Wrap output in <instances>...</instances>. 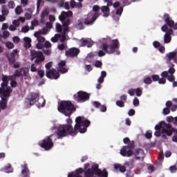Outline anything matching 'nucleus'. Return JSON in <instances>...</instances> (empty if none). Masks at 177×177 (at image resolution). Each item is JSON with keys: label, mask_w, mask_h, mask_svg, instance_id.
<instances>
[{"label": "nucleus", "mask_w": 177, "mask_h": 177, "mask_svg": "<svg viewBox=\"0 0 177 177\" xmlns=\"http://www.w3.org/2000/svg\"><path fill=\"white\" fill-rule=\"evenodd\" d=\"M75 125L74 128L71 124H60L57 129V139H63L66 136H75L78 132L85 133L88 127L91 125V121L88 120H82V117L78 116L75 119Z\"/></svg>", "instance_id": "obj_1"}, {"label": "nucleus", "mask_w": 177, "mask_h": 177, "mask_svg": "<svg viewBox=\"0 0 177 177\" xmlns=\"http://www.w3.org/2000/svg\"><path fill=\"white\" fill-rule=\"evenodd\" d=\"M71 17H73V12L68 10V12L62 11L59 16V19L62 23L63 32L61 35L60 42L63 43L66 41V32H68V26L71 24Z\"/></svg>", "instance_id": "obj_2"}, {"label": "nucleus", "mask_w": 177, "mask_h": 177, "mask_svg": "<svg viewBox=\"0 0 177 177\" xmlns=\"http://www.w3.org/2000/svg\"><path fill=\"white\" fill-rule=\"evenodd\" d=\"M77 109L70 101H62L58 106V111L64 114L66 117H70Z\"/></svg>", "instance_id": "obj_3"}, {"label": "nucleus", "mask_w": 177, "mask_h": 177, "mask_svg": "<svg viewBox=\"0 0 177 177\" xmlns=\"http://www.w3.org/2000/svg\"><path fill=\"white\" fill-rule=\"evenodd\" d=\"M102 50L108 53V55H111L116 52L117 55H120L121 53L118 49H120V41L118 39L111 40V44L107 43H104L102 44Z\"/></svg>", "instance_id": "obj_4"}, {"label": "nucleus", "mask_w": 177, "mask_h": 177, "mask_svg": "<svg viewBox=\"0 0 177 177\" xmlns=\"http://www.w3.org/2000/svg\"><path fill=\"white\" fill-rule=\"evenodd\" d=\"M1 84L0 88V96L3 97H9L10 96V93L12 92V88L8 86L9 85V77L6 75H2L1 76Z\"/></svg>", "instance_id": "obj_5"}, {"label": "nucleus", "mask_w": 177, "mask_h": 177, "mask_svg": "<svg viewBox=\"0 0 177 177\" xmlns=\"http://www.w3.org/2000/svg\"><path fill=\"white\" fill-rule=\"evenodd\" d=\"M99 17V13L95 12L93 14L92 17H88L86 19H81L77 21V23L75 25L76 28L77 30H84V24L85 26H92L93 23H95L96 19Z\"/></svg>", "instance_id": "obj_6"}, {"label": "nucleus", "mask_w": 177, "mask_h": 177, "mask_svg": "<svg viewBox=\"0 0 177 177\" xmlns=\"http://www.w3.org/2000/svg\"><path fill=\"white\" fill-rule=\"evenodd\" d=\"M133 149H135V142L130 141L127 143V146H123L120 150V154L122 157H132Z\"/></svg>", "instance_id": "obj_7"}, {"label": "nucleus", "mask_w": 177, "mask_h": 177, "mask_svg": "<svg viewBox=\"0 0 177 177\" xmlns=\"http://www.w3.org/2000/svg\"><path fill=\"white\" fill-rule=\"evenodd\" d=\"M89 97H91V94L82 91L77 92L73 95L74 100L77 102V103H84L88 101Z\"/></svg>", "instance_id": "obj_8"}, {"label": "nucleus", "mask_w": 177, "mask_h": 177, "mask_svg": "<svg viewBox=\"0 0 177 177\" xmlns=\"http://www.w3.org/2000/svg\"><path fill=\"white\" fill-rule=\"evenodd\" d=\"M162 19L166 24L163 25L161 27V30L163 32L168 31V27L169 28H172L175 24V21L172 20V18H171V16L168 13H165L163 15Z\"/></svg>", "instance_id": "obj_9"}, {"label": "nucleus", "mask_w": 177, "mask_h": 177, "mask_svg": "<svg viewBox=\"0 0 177 177\" xmlns=\"http://www.w3.org/2000/svg\"><path fill=\"white\" fill-rule=\"evenodd\" d=\"M175 64H171V67L169 68V70L165 71L161 73V77H163V78H167L169 82H174L175 81V76L174 74H175Z\"/></svg>", "instance_id": "obj_10"}, {"label": "nucleus", "mask_w": 177, "mask_h": 177, "mask_svg": "<svg viewBox=\"0 0 177 177\" xmlns=\"http://www.w3.org/2000/svg\"><path fill=\"white\" fill-rule=\"evenodd\" d=\"M51 136H49L47 138L44 139L39 142V145L41 149H44V150L48 151L50 150V149L53 147V142H52Z\"/></svg>", "instance_id": "obj_11"}, {"label": "nucleus", "mask_w": 177, "mask_h": 177, "mask_svg": "<svg viewBox=\"0 0 177 177\" xmlns=\"http://www.w3.org/2000/svg\"><path fill=\"white\" fill-rule=\"evenodd\" d=\"M30 106H34L39 100V93H30L26 98Z\"/></svg>", "instance_id": "obj_12"}, {"label": "nucleus", "mask_w": 177, "mask_h": 177, "mask_svg": "<svg viewBox=\"0 0 177 177\" xmlns=\"http://www.w3.org/2000/svg\"><path fill=\"white\" fill-rule=\"evenodd\" d=\"M80 50L78 48L73 47L69 48L65 52V56L66 57H77L78 55H80Z\"/></svg>", "instance_id": "obj_13"}, {"label": "nucleus", "mask_w": 177, "mask_h": 177, "mask_svg": "<svg viewBox=\"0 0 177 177\" xmlns=\"http://www.w3.org/2000/svg\"><path fill=\"white\" fill-rule=\"evenodd\" d=\"M132 156H135V160L143 161L145 157V151L142 149H136L134 151H133Z\"/></svg>", "instance_id": "obj_14"}, {"label": "nucleus", "mask_w": 177, "mask_h": 177, "mask_svg": "<svg viewBox=\"0 0 177 177\" xmlns=\"http://www.w3.org/2000/svg\"><path fill=\"white\" fill-rule=\"evenodd\" d=\"M47 78L50 80H57L60 77V74L56 69H51L46 72V73Z\"/></svg>", "instance_id": "obj_15"}, {"label": "nucleus", "mask_w": 177, "mask_h": 177, "mask_svg": "<svg viewBox=\"0 0 177 177\" xmlns=\"http://www.w3.org/2000/svg\"><path fill=\"white\" fill-rule=\"evenodd\" d=\"M1 14L0 15V22L2 23L6 20V16L9 15V8H8V6L3 5L1 6Z\"/></svg>", "instance_id": "obj_16"}, {"label": "nucleus", "mask_w": 177, "mask_h": 177, "mask_svg": "<svg viewBox=\"0 0 177 177\" xmlns=\"http://www.w3.org/2000/svg\"><path fill=\"white\" fill-rule=\"evenodd\" d=\"M80 46H86L87 48H92L93 46V41L91 39H81L80 40Z\"/></svg>", "instance_id": "obj_17"}, {"label": "nucleus", "mask_w": 177, "mask_h": 177, "mask_svg": "<svg viewBox=\"0 0 177 177\" xmlns=\"http://www.w3.org/2000/svg\"><path fill=\"white\" fill-rule=\"evenodd\" d=\"M64 66H66V62L65 61H61L58 64V71L59 73H62V74H64V73H67V71H68L67 68H66Z\"/></svg>", "instance_id": "obj_18"}, {"label": "nucleus", "mask_w": 177, "mask_h": 177, "mask_svg": "<svg viewBox=\"0 0 177 177\" xmlns=\"http://www.w3.org/2000/svg\"><path fill=\"white\" fill-rule=\"evenodd\" d=\"M21 171V177H30V169H28V165L27 164H24L22 166Z\"/></svg>", "instance_id": "obj_19"}, {"label": "nucleus", "mask_w": 177, "mask_h": 177, "mask_svg": "<svg viewBox=\"0 0 177 177\" xmlns=\"http://www.w3.org/2000/svg\"><path fill=\"white\" fill-rule=\"evenodd\" d=\"M100 9L103 14V17H109V16H110V8H109V6H101Z\"/></svg>", "instance_id": "obj_20"}, {"label": "nucleus", "mask_w": 177, "mask_h": 177, "mask_svg": "<svg viewBox=\"0 0 177 177\" xmlns=\"http://www.w3.org/2000/svg\"><path fill=\"white\" fill-rule=\"evenodd\" d=\"M37 39L38 43L36 44L37 49H44V44H45V37L41 36Z\"/></svg>", "instance_id": "obj_21"}, {"label": "nucleus", "mask_w": 177, "mask_h": 177, "mask_svg": "<svg viewBox=\"0 0 177 177\" xmlns=\"http://www.w3.org/2000/svg\"><path fill=\"white\" fill-rule=\"evenodd\" d=\"M84 174V169L79 168L75 172H72L68 174V177H82L81 174Z\"/></svg>", "instance_id": "obj_22"}, {"label": "nucleus", "mask_w": 177, "mask_h": 177, "mask_svg": "<svg viewBox=\"0 0 177 177\" xmlns=\"http://www.w3.org/2000/svg\"><path fill=\"white\" fill-rule=\"evenodd\" d=\"M0 96L1 97V100L0 101V109L1 110H5V109L8 107V100L6 97H2L1 95Z\"/></svg>", "instance_id": "obj_23"}, {"label": "nucleus", "mask_w": 177, "mask_h": 177, "mask_svg": "<svg viewBox=\"0 0 177 177\" xmlns=\"http://www.w3.org/2000/svg\"><path fill=\"white\" fill-rule=\"evenodd\" d=\"M169 62H171V60H174L177 57V50H175L173 52H170L166 55Z\"/></svg>", "instance_id": "obj_24"}, {"label": "nucleus", "mask_w": 177, "mask_h": 177, "mask_svg": "<svg viewBox=\"0 0 177 177\" xmlns=\"http://www.w3.org/2000/svg\"><path fill=\"white\" fill-rule=\"evenodd\" d=\"M21 71H23L24 77H26L25 80H31V76H30V70L28 68H21Z\"/></svg>", "instance_id": "obj_25"}, {"label": "nucleus", "mask_w": 177, "mask_h": 177, "mask_svg": "<svg viewBox=\"0 0 177 177\" xmlns=\"http://www.w3.org/2000/svg\"><path fill=\"white\" fill-rule=\"evenodd\" d=\"M24 46L26 48V49H30V47L31 46V39L28 37H26L24 38Z\"/></svg>", "instance_id": "obj_26"}, {"label": "nucleus", "mask_w": 177, "mask_h": 177, "mask_svg": "<svg viewBox=\"0 0 177 177\" xmlns=\"http://www.w3.org/2000/svg\"><path fill=\"white\" fill-rule=\"evenodd\" d=\"M114 169L116 170L119 169L120 172H122V174H124V172H126L127 171V167L121 165L120 164H115Z\"/></svg>", "instance_id": "obj_27"}, {"label": "nucleus", "mask_w": 177, "mask_h": 177, "mask_svg": "<svg viewBox=\"0 0 177 177\" xmlns=\"http://www.w3.org/2000/svg\"><path fill=\"white\" fill-rule=\"evenodd\" d=\"M43 53L41 51H37L35 50H33L31 51V56H32V60H34V59H36L37 57H39V56H41Z\"/></svg>", "instance_id": "obj_28"}, {"label": "nucleus", "mask_w": 177, "mask_h": 177, "mask_svg": "<svg viewBox=\"0 0 177 177\" xmlns=\"http://www.w3.org/2000/svg\"><path fill=\"white\" fill-rule=\"evenodd\" d=\"M167 123H165V121H162L160 122L159 124H156L155 126V129L156 131H160V129H161V128H162V125H165V128H163L162 129H167Z\"/></svg>", "instance_id": "obj_29"}, {"label": "nucleus", "mask_w": 177, "mask_h": 177, "mask_svg": "<svg viewBox=\"0 0 177 177\" xmlns=\"http://www.w3.org/2000/svg\"><path fill=\"white\" fill-rule=\"evenodd\" d=\"M45 61V56H44V54H41V55L39 56L35 60V64H39V63H42V62Z\"/></svg>", "instance_id": "obj_30"}, {"label": "nucleus", "mask_w": 177, "mask_h": 177, "mask_svg": "<svg viewBox=\"0 0 177 177\" xmlns=\"http://www.w3.org/2000/svg\"><path fill=\"white\" fill-rule=\"evenodd\" d=\"M60 38H62V35L55 34V36L51 38V41H52V42L55 44V42H57L59 41V39H60Z\"/></svg>", "instance_id": "obj_31"}, {"label": "nucleus", "mask_w": 177, "mask_h": 177, "mask_svg": "<svg viewBox=\"0 0 177 177\" xmlns=\"http://www.w3.org/2000/svg\"><path fill=\"white\" fill-rule=\"evenodd\" d=\"M48 15H49V12H48V11L46 10L42 11L41 15V23H44V20L45 17H46V16H48Z\"/></svg>", "instance_id": "obj_32"}, {"label": "nucleus", "mask_w": 177, "mask_h": 177, "mask_svg": "<svg viewBox=\"0 0 177 177\" xmlns=\"http://www.w3.org/2000/svg\"><path fill=\"white\" fill-rule=\"evenodd\" d=\"M7 8H8V9H15V8H16V4L15 3V1H8Z\"/></svg>", "instance_id": "obj_33"}, {"label": "nucleus", "mask_w": 177, "mask_h": 177, "mask_svg": "<svg viewBox=\"0 0 177 177\" xmlns=\"http://www.w3.org/2000/svg\"><path fill=\"white\" fill-rule=\"evenodd\" d=\"M172 39V37L171 36H169L168 35H165L164 36V42L165 44H169Z\"/></svg>", "instance_id": "obj_34"}, {"label": "nucleus", "mask_w": 177, "mask_h": 177, "mask_svg": "<svg viewBox=\"0 0 177 177\" xmlns=\"http://www.w3.org/2000/svg\"><path fill=\"white\" fill-rule=\"evenodd\" d=\"M46 103V101L45 100V98H40L38 106L39 107H45Z\"/></svg>", "instance_id": "obj_35"}, {"label": "nucleus", "mask_w": 177, "mask_h": 177, "mask_svg": "<svg viewBox=\"0 0 177 177\" xmlns=\"http://www.w3.org/2000/svg\"><path fill=\"white\" fill-rule=\"evenodd\" d=\"M16 15H21L23 13V8L20 6H17L15 8Z\"/></svg>", "instance_id": "obj_36"}, {"label": "nucleus", "mask_w": 177, "mask_h": 177, "mask_svg": "<svg viewBox=\"0 0 177 177\" xmlns=\"http://www.w3.org/2000/svg\"><path fill=\"white\" fill-rule=\"evenodd\" d=\"M8 61L10 62V64H15L16 63V57H12L10 55L8 57Z\"/></svg>", "instance_id": "obj_37"}, {"label": "nucleus", "mask_w": 177, "mask_h": 177, "mask_svg": "<svg viewBox=\"0 0 177 177\" xmlns=\"http://www.w3.org/2000/svg\"><path fill=\"white\" fill-rule=\"evenodd\" d=\"M143 82H144V84L150 85V84H151V82H153V80H151V77H147L143 80Z\"/></svg>", "instance_id": "obj_38"}, {"label": "nucleus", "mask_w": 177, "mask_h": 177, "mask_svg": "<svg viewBox=\"0 0 177 177\" xmlns=\"http://www.w3.org/2000/svg\"><path fill=\"white\" fill-rule=\"evenodd\" d=\"M142 92H143V90L140 88H138L135 89V93L136 96H138V97L142 96Z\"/></svg>", "instance_id": "obj_39"}, {"label": "nucleus", "mask_w": 177, "mask_h": 177, "mask_svg": "<svg viewBox=\"0 0 177 177\" xmlns=\"http://www.w3.org/2000/svg\"><path fill=\"white\" fill-rule=\"evenodd\" d=\"M115 104L118 107H125V102L121 100L116 101Z\"/></svg>", "instance_id": "obj_40"}, {"label": "nucleus", "mask_w": 177, "mask_h": 177, "mask_svg": "<svg viewBox=\"0 0 177 177\" xmlns=\"http://www.w3.org/2000/svg\"><path fill=\"white\" fill-rule=\"evenodd\" d=\"M56 31L57 32H62L63 31V27L60 24H56Z\"/></svg>", "instance_id": "obj_41"}, {"label": "nucleus", "mask_w": 177, "mask_h": 177, "mask_svg": "<svg viewBox=\"0 0 177 177\" xmlns=\"http://www.w3.org/2000/svg\"><path fill=\"white\" fill-rule=\"evenodd\" d=\"M165 78L167 77H162V78L159 77V80H158V84L164 85L167 82V80Z\"/></svg>", "instance_id": "obj_42"}, {"label": "nucleus", "mask_w": 177, "mask_h": 177, "mask_svg": "<svg viewBox=\"0 0 177 177\" xmlns=\"http://www.w3.org/2000/svg\"><path fill=\"white\" fill-rule=\"evenodd\" d=\"M94 66H95V67H97V68H100V67H102V66H103V64L102 63L101 61L97 60V61H95Z\"/></svg>", "instance_id": "obj_43"}, {"label": "nucleus", "mask_w": 177, "mask_h": 177, "mask_svg": "<svg viewBox=\"0 0 177 177\" xmlns=\"http://www.w3.org/2000/svg\"><path fill=\"white\" fill-rule=\"evenodd\" d=\"M14 77H21V69L16 70L13 73Z\"/></svg>", "instance_id": "obj_44"}, {"label": "nucleus", "mask_w": 177, "mask_h": 177, "mask_svg": "<svg viewBox=\"0 0 177 177\" xmlns=\"http://www.w3.org/2000/svg\"><path fill=\"white\" fill-rule=\"evenodd\" d=\"M145 138L147 139H151V138H153V134L151 133V131H148L146 132Z\"/></svg>", "instance_id": "obj_45"}, {"label": "nucleus", "mask_w": 177, "mask_h": 177, "mask_svg": "<svg viewBox=\"0 0 177 177\" xmlns=\"http://www.w3.org/2000/svg\"><path fill=\"white\" fill-rule=\"evenodd\" d=\"M57 48L59 50H64V49L67 48V44H59Z\"/></svg>", "instance_id": "obj_46"}, {"label": "nucleus", "mask_w": 177, "mask_h": 177, "mask_svg": "<svg viewBox=\"0 0 177 177\" xmlns=\"http://www.w3.org/2000/svg\"><path fill=\"white\" fill-rule=\"evenodd\" d=\"M171 112L169 108H164L162 110V113L164 114V115H168V114H169V113Z\"/></svg>", "instance_id": "obj_47"}, {"label": "nucleus", "mask_w": 177, "mask_h": 177, "mask_svg": "<svg viewBox=\"0 0 177 177\" xmlns=\"http://www.w3.org/2000/svg\"><path fill=\"white\" fill-rule=\"evenodd\" d=\"M93 105L96 109H100V106H102V104L97 101H94V102H93Z\"/></svg>", "instance_id": "obj_48"}, {"label": "nucleus", "mask_w": 177, "mask_h": 177, "mask_svg": "<svg viewBox=\"0 0 177 177\" xmlns=\"http://www.w3.org/2000/svg\"><path fill=\"white\" fill-rule=\"evenodd\" d=\"M6 48L8 49H13L15 48V44L10 41H8L6 43Z\"/></svg>", "instance_id": "obj_49"}, {"label": "nucleus", "mask_w": 177, "mask_h": 177, "mask_svg": "<svg viewBox=\"0 0 177 177\" xmlns=\"http://www.w3.org/2000/svg\"><path fill=\"white\" fill-rule=\"evenodd\" d=\"M160 78V76L158 75H153L151 76V80L153 81V82H157Z\"/></svg>", "instance_id": "obj_50"}, {"label": "nucleus", "mask_w": 177, "mask_h": 177, "mask_svg": "<svg viewBox=\"0 0 177 177\" xmlns=\"http://www.w3.org/2000/svg\"><path fill=\"white\" fill-rule=\"evenodd\" d=\"M30 71H32V73H37V71H38L37 66H35V64H32L30 66Z\"/></svg>", "instance_id": "obj_51"}, {"label": "nucleus", "mask_w": 177, "mask_h": 177, "mask_svg": "<svg viewBox=\"0 0 177 177\" xmlns=\"http://www.w3.org/2000/svg\"><path fill=\"white\" fill-rule=\"evenodd\" d=\"M37 74L40 77V78H44V77L45 76V72L42 70H38Z\"/></svg>", "instance_id": "obj_52"}, {"label": "nucleus", "mask_w": 177, "mask_h": 177, "mask_svg": "<svg viewBox=\"0 0 177 177\" xmlns=\"http://www.w3.org/2000/svg\"><path fill=\"white\" fill-rule=\"evenodd\" d=\"M133 104L135 107H138L139 106V99L138 97H135L133 100Z\"/></svg>", "instance_id": "obj_53"}, {"label": "nucleus", "mask_w": 177, "mask_h": 177, "mask_svg": "<svg viewBox=\"0 0 177 177\" xmlns=\"http://www.w3.org/2000/svg\"><path fill=\"white\" fill-rule=\"evenodd\" d=\"M44 48H46V49H48V48H52V44L46 41L44 43Z\"/></svg>", "instance_id": "obj_54"}, {"label": "nucleus", "mask_w": 177, "mask_h": 177, "mask_svg": "<svg viewBox=\"0 0 177 177\" xmlns=\"http://www.w3.org/2000/svg\"><path fill=\"white\" fill-rule=\"evenodd\" d=\"M121 2L123 4V6H128L131 5V1L129 0H121Z\"/></svg>", "instance_id": "obj_55"}, {"label": "nucleus", "mask_w": 177, "mask_h": 177, "mask_svg": "<svg viewBox=\"0 0 177 177\" xmlns=\"http://www.w3.org/2000/svg\"><path fill=\"white\" fill-rule=\"evenodd\" d=\"M122 12H124V8L122 7H120V8L116 10V15L121 16V15H122Z\"/></svg>", "instance_id": "obj_56"}, {"label": "nucleus", "mask_w": 177, "mask_h": 177, "mask_svg": "<svg viewBox=\"0 0 177 177\" xmlns=\"http://www.w3.org/2000/svg\"><path fill=\"white\" fill-rule=\"evenodd\" d=\"M28 31H30V27L28 26H23L21 28V32H27Z\"/></svg>", "instance_id": "obj_57"}, {"label": "nucleus", "mask_w": 177, "mask_h": 177, "mask_svg": "<svg viewBox=\"0 0 177 177\" xmlns=\"http://www.w3.org/2000/svg\"><path fill=\"white\" fill-rule=\"evenodd\" d=\"M43 53L46 55V56H50V53H52V51L48 48L43 50Z\"/></svg>", "instance_id": "obj_58"}, {"label": "nucleus", "mask_w": 177, "mask_h": 177, "mask_svg": "<svg viewBox=\"0 0 177 177\" xmlns=\"http://www.w3.org/2000/svg\"><path fill=\"white\" fill-rule=\"evenodd\" d=\"M9 35H10V33L9 32V31H8V30L3 31V38H4V39H6V38H8L9 37Z\"/></svg>", "instance_id": "obj_59"}, {"label": "nucleus", "mask_w": 177, "mask_h": 177, "mask_svg": "<svg viewBox=\"0 0 177 177\" xmlns=\"http://www.w3.org/2000/svg\"><path fill=\"white\" fill-rule=\"evenodd\" d=\"M153 45L156 49H158L161 46V44L157 41H153Z\"/></svg>", "instance_id": "obj_60"}, {"label": "nucleus", "mask_w": 177, "mask_h": 177, "mask_svg": "<svg viewBox=\"0 0 177 177\" xmlns=\"http://www.w3.org/2000/svg\"><path fill=\"white\" fill-rule=\"evenodd\" d=\"M100 110L102 113H106V111H107V107L105 105H101L100 106Z\"/></svg>", "instance_id": "obj_61"}, {"label": "nucleus", "mask_w": 177, "mask_h": 177, "mask_svg": "<svg viewBox=\"0 0 177 177\" xmlns=\"http://www.w3.org/2000/svg\"><path fill=\"white\" fill-rule=\"evenodd\" d=\"M127 99H128V97H127V95L125 94H123L120 96V101L124 102V103L127 102Z\"/></svg>", "instance_id": "obj_62"}, {"label": "nucleus", "mask_w": 177, "mask_h": 177, "mask_svg": "<svg viewBox=\"0 0 177 177\" xmlns=\"http://www.w3.org/2000/svg\"><path fill=\"white\" fill-rule=\"evenodd\" d=\"M169 169H170L171 172L172 174H174V172H176V171H177V167H176V166H171V167H169Z\"/></svg>", "instance_id": "obj_63"}, {"label": "nucleus", "mask_w": 177, "mask_h": 177, "mask_svg": "<svg viewBox=\"0 0 177 177\" xmlns=\"http://www.w3.org/2000/svg\"><path fill=\"white\" fill-rule=\"evenodd\" d=\"M128 93L130 95V96H135V89L131 88L129 90Z\"/></svg>", "instance_id": "obj_64"}]
</instances>
